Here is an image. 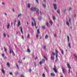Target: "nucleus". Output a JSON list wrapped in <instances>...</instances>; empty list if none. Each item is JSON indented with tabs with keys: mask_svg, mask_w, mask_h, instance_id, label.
I'll return each mask as SVG.
<instances>
[{
	"mask_svg": "<svg viewBox=\"0 0 77 77\" xmlns=\"http://www.w3.org/2000/svg\"><path fill=\"white\" fill-rule=\"evenodd\" d=\"M31 10L32 11H36L37 14H39V9L35 7H32L31 8Z\"/></svg>",
	"mask_w": 77,
	"mask_h": 77,
	"instance_id": "1",
	"label": "nucleus"
},
{
	"mask_svg": "<svg viewBox=\"0 0 77 77\" xmlns=\"http://www.w3.org/2000/svg\"><path fill=\"white\" fill-rule=\"evenodd\" d=\"M45 59H42V61L39 62V63L40 65H42V63H45Z\"/></svg>",
	"mask_w": 77,
	"mask_h": 77,
	"instance_id": "2",
	"label": "nucleus"
},
{
	"mask_svg": "<svg viewBox=\"0 0 77 77\" xmlns=\"http://www.w3.org/2000/svg\"><path fill=\"white\" fill-rule=\"evenodd\" d=\"M32 19L33 20V21L34 22V25L36 29H37L38 28V26H36V22H35V19L33 18H32Z\"/></svg>",
	"mask_w": 77,
	"mask_h": 77,
	"instance_id": "3",
	"label": "nucleus"
},
{
	"mask_svg": "<svg viewBox=\"0 0 77 77\" xmlns=\"http://www.w3.org/2000/svg\"><path fill=\"white\" fill-rule=\"evenodd\" d=\"M53 6L55 10H56V9H57V5L56 4H54Z\"/></svg>",
	"mask_w": 77,
	"mask_h": 77,
	"instance_id": "4",
	"label": "nucleus"
},
{
	"mask_svg": "<svg viewBox=\"0 0 77 77\" xmlns=\"http://www.w3.org/2000/svg\"><path fill=\"white\" fill-rule=\"evenodd\" d=\"M62 71H63V73L64 74H65V69L64 68H63V67H62Z\"/></svg>",
	"mask_w": 77,
	"mask_h": 77,
	"instance_id": "5",
	"label": "nucleus"
},
{
	"mask_svg": "<svg viewBox=\"0 0 77 77\" xmlns=\"http://www.w3.org/2000/svg\"><path fill=\"white\" fill-rule=\"evenodd\" d=\"M60 50L61 51V53H62V54H63H63H64V52H63V51L62 50V49L61 48H60Z\"/></svg>",
	"mask_w": 77,
	"mask_h": 77,
	"instance_id": "6",
	"label": "nucleus"
},
{
	"mask_svg": "<svg viewBox=\"0 0 77 77\" xmlns=\"http://www.w3.org/2000/svg\"><path fill=\"white\" fill-rule=\"evenodd\" d=\"M12 53H13V54H14V55L15 54H14V51H13V50H12L11 51V50H10V54H11V53H12Z\"/></svg>",
	"mask_w": 77,
	"mask_h": 77,
	"instance_id": "7",
	"label": "nucleus"
},
{
	"mask_svg": "<svg viewBox=\"0 0 77 77\" xmlns=\"http://www.w3.org/2000/svg\"><path fill=\"white\" fill-rule=\"evenodd\" d=\"M43 50H44V51H46L47 49H46V46L45 45L43 47Z\"/></svg>",
	"mask_w": 77,
	"mask_h": 77,
	"instance_id": "8",
	"label": "nucleus"
},
{
	"mask_svg": "<svg viewBox=\"0 0 77 77\" xmlns=\"http://www.w3.org/2000/svg\"><path fill=\"white\" fill-rule=\"evenodd\" d=\"M20 23V21L19 20L18 22V25H17V26H18V27H19V26H20L21 25V23Z\"/></svg>",
	"mask_w": 77,
	"mask_h": 77,
	"instance_id": "9",
	"label": "nucleus"
},
{
	"mask_svg": "<svg viewBox=\"0 0 77 77\" xmlns=\"http://www.w3.org/2000/svg\"><path fill=\"white\" fill-rule=\"evenodd\" d=\"M51 59L52 60H54V56H51Z\"/></svg>",
	"mask_w": 77,
	"mask_h": 77,
	"instance_id": "10",
	"label": "nucleus"
},
{
	"mask_svg": "<svg viewBox=\"0 0 77 77\" xmlns=\"http://www.w3.org/2000/svg\"><path fill=\"white\" fill-rule=\"evenodd\" d=\"M20 31L23 34V28H22V27L21 26H20Z\"/></svg>",
	"mask_w": 77,
	"mask_h": 77,
	"instance_id": "11",
	"label": "nucleus"
},
{
	"mask_svg": "<svg viewBox=\"0 0 77 77\" xmlns=\"http://www.w3.org/2000/svg\"><path fill=\"white\" fill-rule=\"evenodd\" d=\"M58 53H59V52H58V51H57V50H56V56H58V55L57 54H58Z\"/></svg>",
	"mask_w": 77,
	"mask_h": 77,
	"instance_id": "12",
	"label": "nucleus"
},
{
	"mask_svg": "<svg viewBox=\"0 0 77 77\" xmlns=\"http://www.w3.org/2000/svg\"><path fill=\"white\" fill-rule=\"evenodd\" d=\"M2 73H3V74H5V70H4V69H2Z\"/></svg>",
	"mask_w": 77,
	"mask_h": 77,
	"instance_id": "13",
	"label": "nucleus"
},
{
	"mask_svg": "<svg viewBox=\"0 0 77 77\" xmlns=\"http://www.w3.org/2000/svg\"><path fill=\"white\" fill-rule=\"evenodd\" d=\"M2 6H5V2H2Z\"/></svg>",
	"mask_w": 77,
	"mask_h": 77,
	"instance_id": "14",
	"label": "nucleus"
},
{
	"mask_svg": "<svg viewBox=\"0 0 77 77\" xmlns=\"http://www.w3.org/2000/svg\"><path fill=\"white\" fill-rule=\"evenodd\" d=\"M67 39L68 42H69V41L70 40L69 39V37L68 35H67Z\"/></svg>",
	"mask_w": 77,
	"mask_h": 77,
	"instance_id": "15",
	"label": "nucleus"
},
{
	"mask_svg": "<svg viewBox=\"0 0 77 77\" xmlns=\"http://www.w3.org/2000/svg\"><path fill=\"white\" fill-rule=\"evenodd\" d=\"M53 69L56 73H57V70H56L55 68H53Z\"/></svg>",
	"mask_w": 77,
	"mask_h": 77,
	"instance_id": "16",
	"label": "nucleus"
},
{
	"mask_svg": "<svg viewBox=\"0 0 77 77\" xmlns=\"http://www.w3.org/2000/svg\"><path fill=\"white\" fill-rule=\"evenodd\" d=\"M51 76H55V74L54 73H51Z\"/></svg>",
	"mask_w": 77,
	"mask_h": 77,
	"instance_id": "17",
	"label": "nucleus"
},
{
	"mask_svg": "<svg viewBox=\"0 0 77 77\" xmlns=\"http://www.w3.org/2000/svg\"><path fill=\"white\" fill-rule=\"evenodd\" d=\"M43 7L44 8H46V5H45V4H42Z\"/></svg>",
	"mask_w": 77,
	"mask_h": 77,
	"instance_id": "18",
	"label": "nucleus"
},
{
	"mask_svg": "<svg viewBox=\"0 0 77 77\" xmlns=\"http://www.w3.org/2000/svg\"><path fill=\"white\" fill-rule=\"evenodd\" d=\"M67 67H68V68H71V66H69V63H67Z\"/></svg>",
	"mask_w": 77,
	"mask_h": 77,
	"instance_id": "19",
	"label": "nucleus"
},
{
	"mask_svg": "<svg viewBox=\"0 0 77 77\" xmlns=\"http://www.w3.org/2000/svg\"><path fill=\"white\" fill-rule=\"evenodd\" d=\"M58 56H56V59L55 60V62H57V61H58V58H57V57Z\"/></svg>",
	"mask_w": 77,
	"mask_h": 77,
	"instance_id": "20",
	"label": "nucleus"
},
{
	"mask_svg": "<svg viewBox=\"0 0 77 77\" xmlns=\"http://www.w3.org/2000/svg\"><path fill=\"white\" fill-rule=\"evenodd\" d=\"M27 38L28 39H29V38H30V34H28Z\"/></svg>",
	"mask_w": 77,
	"mask_h": 77,
	"instance_id": "21",
	"label": "nucleus"
},
{
	"mask_svg": "<svg viewBox=\"0 0 77 77\" xmlns=\"http://www.w3.org/2000/svg\"><path fill=\"white\" fill-rule=\"evenodd\" d=\"M7 66H8V67H10V64H9V63H7Z\"/></svg>",
	"mask_w": 77,
	"mask_h": 77,
	"instance_id": "22",
	"label": "nucleus"
},
{
	"mask_svg": "<svg viewBox=\"0 0 77 77\" xmlns=\"http://www.w3.org/2000/svg\"><path fill=\"white\" fill-rule=\"evenodd\" d=\"M49 23L51 25H52V24H53V22H52V21H51H51H49Z\"/></svg>",
	"mask_w": 77,
	"mask_h": 77,
	"instance_id": "23",
	"label": "nucleus"
},
{
	"mask_svg": "<svg viewBox=\"0 0 77 77\" xmlns=\"http://www.w3.org/2000/svg\"><path fill=\"white\" fill-rule=\"evenodd\" d=\"M66 24L68 26H69V22H68L67 21Z\"/></svg>",
	"mask_w": 77,
	"mask_h": 77,
	"instance_id": "24",
	"label": "nucleus"
},
{
	"mask_svg": "<svg viewBox=\"0 0 77 77\" xmlns=\"http://www.w3.org/2000/svg\"><path fill=\"white\" fill-rule=\"evenodd\" d=\"M69 48H71V44H70V43H69V44L68 45Z\"/></svg>",
	"mask_w": 77,
	"mask_h": 77,
	"instance_id": "25",
	"label": "nucleus"
},
{
	"mask_svg": "<svg viewBox=\"0 0 77 77\" xmlns=\"http://www.w3.org/2000/svg\"><path fill=\"white\" fill-rule=\"evenodd\" d=\"M38 18L39 20H40V21L41 20V19H42V17L41 16H40V17H38Z\"/></svg>",
	"mask_w": 77,
	"mask_h": 77,
	"instance_id": "26",
	"label": "nucleus"
},
{
	"mask_svg": "<svg viewBox=\"0 0 77 77\" xmlns=\"http://www.w3.org/2000/svg\"><path fill=\"white\" fill-rule=\"evenodd\" d=\"M66 11V8H65L64 9L63 11H64V14H65Z\"/></svg>",
	"mask_w": 77,
	"mask_h": 77,
	"instance_id": "27",
	"label": "nucleus"
},
{
	"mask_svg": "<svg viewBox=\"0 0 77 77\" xmlns=\"http://www.w3.org/2000/svg\"><path fill=\"white\" fill-rule=\"evenodd\" d=\"M10 26V25L9 24H8L7 26V28L8 29H9V27Z\"/></svg>",
	"mask_w": 77,
	"mask_h": 77,
	"instance_id": "28",
	"label": "nucleus"
},
{
	"mask_svg": "<svg viewBox=\"0 0 77 77\" xmlns=\"http://www.w3.org/2000/svg\"><path fill=\"white\" fill-rule=\"evenodd\" d=\"M44 58L46 60H48V59L45 56H44Z\"/></svg>",
	"mask_w": 77,
	"mask_h": 77,
	"instance_id": "29",
	"label": "nucleus"
},
{
	"mask_svg": "<svg viewBox=\"0 0 77 77\" xmlns=\"http://www.w3.org/2000/svg\"><path fill=\"white\" fill-rule=\"evenodd\" d=\"M74 57H75V59L76 60V59H77V57L76 56V55H75V54H74Z\"/></svg>",
	"mask_w": 77,
	"mask_h": 77,
	"instance_id": "30",
	"label": "nucleus"
},
{
	"mask_svg": "<svg viewBox=\"0 0 77 77\" xmlns=\"http://www.w3.org/2000/svg\"><path fill=\"white\" fill-rule=\"evenodd\" d=\"M28 7L29 8H30V4H28Z\"/></svg>",
	"mask_w": 77,
	"mask_h": 77,
	"instance_id": "31",
	"label": "nucleus"
},
{
	"mask_svg": "<svg viewBox=\"0 0 77 77\" xmlns=\"http://www.w3.org/2000/svg\"><path fill=\"white\" fill-rule=\"evenodd\" d=\"M48 35H46L45 36V39H48Z\"/></svg>",
	"mask_w": 77,
	"mask_h": 77,
	"instance_id": "32",
	"label": "nucleus"
},
{
	"mask_svg": "<svg viewBox=\"0 0 77 77\" xmlns=\"http://www.w3.org/2000/svg\"><path fill=\"white\" fill-rule=\"evenodd\" d=\"M16 65L17 67V69H19V67H18V64H17V63H16Z\"/></svg>",
	"mask_w": 77,
	"mask_h": 77,
	"instance_id": "33",
	"label": "nucleus"
},
{
	"mask_svg": "<svg viewBox=\"0 0 77 77\" xmlns=\"http://www.w3.org/2000/svg\"><path fill=\"white\" fill-rule=\"evenodd\" d=\"M57 12L58 14H60V11H59V10H57Z\"/></svg>",
	"mask_w": 77,
	"mask_h": 77,
	"instance_id": "34",
	"label": "nucleus"
},
{
	"mask_svg": "<svg viewBox=\"0 0 77 77\" xmlns=\"http://www.w3.org/2000/svg\"><path fill=\"white\" fill-rule=\"evenodd\" d=\"M22 15V14H19L18 15V17L19 18V17H20V16H21Z\"/></svg>",
	"mask_w": 77,
	"mask_h": 77,
	"instance_id": "35",
	"label": "nucleus"
},
{
	"mask_svg": "<svg viewBox=\"0 0 77 77\" xmlns=\"http://www.w3.org/2000/svg\"><path fill=\"white\" fill-rule=\"evenodd\" d=\"M43 77H45V75L43 73L42 75Z\"/></svg>",
	"mask_w": 77,
	"mask_h": 77,
	"instance_id": "36",
	"label": "nucleus"
},
{
	"mask_svg": "<svg viewBox=\"0 0 77 77\" xmlns=\"http://www.w3.org/2000/svg\"><path fill=\"white\" fill-rule=\"evenodd\" d=\"M53 19L54 20H56V17H55L54 16L53 17Z\"/></svg>",
	"mask_w": 77,
	"mask_h": 77,
	"instance_id": "37",
	"label": "nucleus"
},
{
	"mask_svg": "<svg viewBox=\"0 0 77 77\" xmlns=\"http://www.w3.org/2000/svg\"><path fill=\"white\" fill-rule=\"evenodd\" d=\"M42 27L43 28V29H44H44H45V26H42Z\"/></svg>",
	"mask_w": 77,
	"mask_h": 77,
	"instance_id": "38",
	"label": "nucleus"
},
{
	"mask_svg": "<svg viewBox=\"0 0 77 77\" xmlns=\"http://www.w3.org/2000/svg\"><path fill=\"white\" fill-rule=\"evenodd\" d=\"M52 54L54 55V56H55L56 55V54H55V53L54 52H53L52 53Z\"/></svg>",
	"mask_w": 77,
	"mask_h": 77,
	"instance_id": "39",
	"label": "nucleus"
},
{
	"mask_svg": "<svg viewBox=\"0 0 77 77\" xmlns=\"http://www.w3.org/2000/svg\"><path fill=\"white\" fill-rule=\"evenodd\" d=\"M37 33H40V32H39V29H38L37 30Z\"/></svg>",
	"mask_w": 77,
	"mask_h": 77,
	"instance_id": "40",
	"label": "nucleus"
},
{
	"mask_svg": "<svg viewBox=\"0 0 77 77\" xmlns=\"http://www.w3.org/2000/svg\"><path fill=\"white\" fill-rule=\"evenodd\" d=\"M27 51L28 52H29V53H30V51L29 50V49H28Z\"/></svg>",
	"mask_w": 77,
	"mask_h": 77,
	"instance_id": "41",
	"label": "nucleus"
},
{
	"mask_svg": "<svg viewBox=\"0 0 77 77\" xmlns=\"http://www.w3.org/2000/svg\"><path fill=\"white\" fill-rule=\"evenodd\" d=\"M2 55L3 57H5V54H2Z\"/></svg>",
	"mask_w": 77,
	"mask_h": 77,
	"instance_id": "42",
	"label": "nucleus"
},
{
	"mask_svg": "<svg viewBox=\"0 0 77 77\" xmlns=\"http://www.w3.org/2000/svg\"><path fill=\"white\" fill-rule=\"evenodd\" d=\"M69 11H72V8H69Z\"/></svg>",
	"mask_w": 77,
	"mask_h": 77,
	"instance_id": "43",
	"label": "nucleus"
},
{
	"mask_svg": "<svg viewBox=\"0 0 77 77\" xmlns=\"http://www.w3.org/2000/svg\"><path fill=\"white\" fill-rule=\"evenodd\" d=\"M18 63H22V61H21L20 60H19L18 61Z\"/></svg>",
	"mask_w": 77,
	"mask_h": 77,
	"instance_id": "44",
	"label": "nucleus"
},
{
	"mask_svg": "<svg viewBox=\"0 0 77 77\" xmlns=\"http://www.w3.org/2000/svg\"><path fill=\"white\" fill-rule=\"evenodd\" d=\"M3 35L4 37H6V35L5 33H4Z\"/></svg>",
	"mask_w": 77,
	"mask_h": 77,
	"instance_id": "45",
	"label": "nucleus"
},
{
	"mask_svg": "<svg viewBox=\"0 0 77 77\" xmlns=\"http://www.w3.org/2000/svg\"><path fill=\"white\" fill-rule=\"evenodd\" d=\"M22 39H23V40L24 39V36H23V35H22Z\"/></svg>",
	"mask_w": 77,
	"mask_h": 77,
	"instance_id": "46",
	"label": "nucleus"
},
{
	"mask_svg": "<svg viewBox=\"0 0 77 77\" xmlns=\"http://www.w3.org/2000/svg\"><path fill=\"white\" fill-rule=\"evenodd\" d=\"M4 49H5V51H7V50H6V48L5 47L4 48Z\"/></svg>",
	"mask_w": 77,
	"mask_h": 77,
	"instance_id": "47",
	"label": "nucleus"
},
{
	"mask_svg": "<svg viewBox=\"0 0 77 77\" xmlns=\"http://www.w3.org/2000/svg\"><path fill=\"white\" fill-rule=\"evenodd\" d=\"M34 64L35 67H36V63H34Z\"/></svg>",
	"mask_w": 77,
	"mask_h": 77,
	"instance_id": "48",
	"label": "nucleus"
},
{
	"mask_svg": "<svg viewBox=\"0 0 77 77\" xmlns=\"http://www.w3.org/2000/svg\"><path fill=\"white\" fill-rule=\"evenodd\" d=\"M48 22H47L46 23V25H47V27H48Z\"/></svg>",
	"mask_w": 77,
	"mask_h": 77,
	"instance_id": "49",
	"label": "nucleus"
},
{
	"mask_svg": "<svg viewBox=\"0 0 77 77\" xmlns=\"http://www.w3.org/2000/svg\"><path fill=\"white\" fill-rule=\"evenodd\" d=\"M69 21L70 23H71V18H70L69 20Z\"/></svg>",
	"mask_w": 77,
	"mask_h": 77,
	"instance_id": "50",
	"label": "nucleus"
},
{
	"mask_svg": "<svg viewBox=\"0 0 77 77\" xmlns=\"http://www.w3.org/2000/svg\"><path fill=\"white\" fill-rule=\"evenodd\" d=\"M29 72H31V71H32V69H29Z\"/></svg>",
	"mask_w": 77,
	"mask_h": 77,
	"instance_id": "51",
	"label": "nucleus"
},
{
	"mask_svg": "<svg viewBox=\"0 0 77 77\" xmlns=\"http://www.w3.org/2000/svg\"><path fill=\"white\" fill-rule=\"evenodd\" d=\"M18 74V72H16V75H17V74Z\"/></svg>",
	"mask_w": 77,
	"mask_h": 77,
	"instance_id": "52",
	"label": "nucleus"
},
{
	"mask_svg": "<svg viewBox=\"0 0 77 77\" xmlns=\"http://www.w3.org/2000/svg\"><path fill=\"white\" fill-rule=\"evenodd\" d=\"M32 26H34V24H33V22H32Z\"/></svg>",
	"mask_w": 77,
	"mask_h": 77,
	"instance_id": "53",
	"label": "nucleus"
},
{
	"mask_svg": "<svg viewBox=\"0 0 77 77\" xmlns=\"http://www.w3.org/2000/svg\"><path fill=\"white\" fill-rule=\"evenodd\" d=\"M9 74L10 75H12V74H13V73H12V72H10Z\"/></svg>",
	"mask_w": 77,
	"mask_h": 77,
	"instance_id": "54",
	"label": "nucleus"
},
{
	"mask_svg": "<svg viewBox=\"0 0 77 77\" xmlns=\"http://www.w3.org/2000/svg\"><path fill=\"white\" fill-rule=\"evenodd\" d=\"M35 1L37 2V3H39V2L38 1V0H35Z\"/></svg>",
	"mask_w": 77,
	"mask_h": 77,
	"instance_id": "55",
	"label": "nucleus"
},
{
	"mask_svg": "<svg viewBox=\"0 0 77 77\" xmlns=\"http://www.w3.org/2000/svg\"><path fill=\"white\" fill-rule=\"evenodd\" d=\"M69 73H70V69H69V72H68V73L69 74Z\"/></svg>",
	"mask_w": 77,
	"mask_h": 77,
	"instance_id": "56",
	"label": "nucleus"
},
{
	"mask_svg": "<svg viewBox=\"0 0 77 77\" xmlns=\"http://www.w3.org/2000/svg\"><path fill=\"white\" fill-rule=\"evenodd\" d=\"M36 37L37 38H38V35H37L36 36Z\"/></svg>",
	"mask_w": 77,
	"mask_h": 77,
	"instance_id": "57",
	"label": "nucleus"
},
{
	"mask_svg": "<svg viewBox=\"0 0 77 77\" xmlns=\"http://www.w3.org/2000/svg\"><path fill=\"white\" fill-rule=\"evenodd\" d=\"M39 13L40 14H41V15H42V12H41V11H39Z\"/></svg>",
	"mask_w": 77,
	"mask_h": 77,
	"instance_id": "58",
	"label": "nucleus"
},
{
	"mask_svg": "<svg viewBox=\"0 0 77 77\" xmlns=\"http://www.w3.org/2000/svg\"><path fill=\"white\" fill-rule=\"evenodd\" d=\"M5 16H7V14H6V13H5Z\"/></svg>",
	"mask_w": 77,
	"mask_h": 77,
	"instance_id": "59",
	"label": "nucleus"
},
{
	"mask_svg": "<svg viewBox=\"0 0 77 77\" xmlns=\"http://www.w3.org/2000/svg\"><path fill=\"white\" fill-rule=\"evenodd\" d=\"M54 36L55 37H56V36H57L56 34H55L54 35Z\"/></svg>",
	"mask_w": 77,
	"mask_h": 77,
	"instance_id": "60",
	"label": "nucleus"
},
{
	"mask_svg": "<svg viewBox=\"0 0 77 77\" xmlns=\"http://www.w3.org/2000/svg\"><path fill=\"white\" fill-rule=\"evenodd\" d=\"M54 68H55V69H56V66H54Z\"/></svg>",
	"mask_w": 77,
	"mask_h": 77,
	"instance_id": "61",
	"label": "nucleus"
},
{
	"mask_svg": "<svg viewBox=\"0 0 77 77\" xmlns=\"http://www.w3.org/2000/svg\"><path fill=\"white\" fill-rule=\"evenodd\" d=\"M12 11H13V12H14L15 11L14 10V8H13Z\"/></svg>",
	"mask_w": 77,
	"mask_h": 77,
	"instance_id": "62",
	"label": "nucleus"
},
{
	"mask_svg": "<svg viewBox=\"0 0 77 77\" xmlns=\"http://www.w3.org/2000/svg\"><path fill=\"white\" fill-rule=\"evenodd\" d=\"M20 77H24L23 75H21L20 76Z\"/></svg>",
	"mask_w": 77,
	"mask_h": 77,
	"instance_id": "63",
	"label": "nucleus"
},
{
	"mask_svg": "<svg viewBox=\"0 0 77 77\" xmlns=\"http://www.w3.org/2000/svg\"><path fill=\"white\" fill-rule=\"evenodd\" d=\"M4 58H5V59H7V57H5Z\"/></svg>",
	"mask_w": 77,
	"mask_h": 77,
	"instance_id": "64",
	"label": "nucleus"
}]
</instances>
